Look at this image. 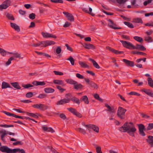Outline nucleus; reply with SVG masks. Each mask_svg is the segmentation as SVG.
Wrapping results in <instances>:
<instances>
[{"label": "nucleus", "mask_w": 153, "mask_h": 153, "mask_svg": "<svg viewBox=\"0 0 153 153\" xmlns=\"http://www.w3.org/2000/svg\"><path fill=\"white\" fill-rule=\"evenodd\" d=\"M119 130L123 132H127L128 133H129L130 132H135L137 131V129L132 122L128 123V122H126L123 124V126L120 128Z\"/></svg>", "instance_id": "nucleus-1"}, {"label": "nucleus", "mask_w": 153, "mask_h": 153, "mask_svg": "<svg viewBox=\"0 0 153 153\" xmlns=\"http://www.w3.org/2000/svg\"><path fill=\"white\" fill-rule=\"evenodd\" d=\"M0 151L3 152L7 153H26L25 150L20 148H16L11 149L6 146L0 147Z\"/></svg>", "instance_id": "nucleus-2"}, {"label": "nucleus", "mask_w": 153, "mask_h": 153, "mask_svg": "<svg viewBox=\"0 0 153 153\" xmlns=\"http://www.w3.org/2000/svg\"><path fill=\"white\" fill-rule=\"evenodd\" d=\"M137 126H138L139 133L142 136H144L146 135L144 131H149L153 129V123H149L146 128L142 124H137Z\"/></svg>", "instance_id": "nucleus-3"}, {"label": "nucleus", "mask_w": 153, "mask_h": 153, "mask_svg": "<svg viewBox=\"0 0 153 153\" xmlns=\"http://www.w3.org/2000/svg\"><path fill=\"white\" fill-rule=\"evenodd\" d=\"M126 111V109L122 107H119L117 110V115L120 119H125L126 118L125 113Z\"/></svg>", "instance_id": "nucleus-4"}, {"label": "nucleus", "mask_w": 153, "mask_h": 153, "mask_svg": "<svg viewBox=\"0 0 153 153\" xmlns=\"http://www.w3.org/2000/svg\"><path fill=\"white\" fill-rule=\"evenodd\" d=\"M120 41L124 48L130 50L133 49L134 45L130 42L123 40H120Z\"/></svg>", "instance_id": "nucleus-5"}, {"label": "nucleus", "mask_w": 153, "mask_h": 153, "mask_svg": "<svg viewBox=\"0 0 153 153\" xmlns=\"http://www.w3.org/2000/svg\"><path fill=\"white\" fill-rule=\"evenodd\" d=\"M10 0H7L4 1L3 4L0 5V10H2L3 9H6L9 7L10 4Z\"/></svg>", "instance_id": "nucleus-6"}, {"label": "nucleus", "mask_w": 153, "mask_h": 153, "mask_svg": "<svg viewBox=\"0 0 153 153\" xmlns=\"http://www.w3.org/2000/svg\"><path fill=\"white\" fill-rule=\"evenodd\" d=\"M86 127L87 128H91L93 129L94 131L97 133L99 132V127L94 125L93 124H88L86 126Z\"/></svg>", "instance_id": "nucleus-7"}, {"label": "nucleus", "mask_w": 153, "mask_h": 153, "mask_svg": "<svg viewBox=\"0 0 153 153\" xmlns=\"http://www.w3.org/2000/svg\"><path fill=\"white\" fill-rule=\"evenodd\" d=\"M42 36L44 38H45L49 37L53 38L54 39H56L57 38V37L55 35L48 33H44L42 32Z\"/></svg>", "instance_id": "nucleus-8"}, {"label": "nucleus", "mask_w": 153, "mask_h": 153, "mask_svg": "<svg viewBox=\"0 0 153 153\" xmlns=\"http://www.w3.org/2000/svg\"><path fill=\"white\" fill-rule=\"evenodd\" d=\"M70 102V98H64L61 100L60 101H58L56 102V104L58 105H63L64 104L69 103Z\"/></svg>", "instance_id": "nucleus-9"}, {"label": "nucleus", "mask_w": 153, "mask_h": 153, "mask_svg": "<svg viewBox=\"0 0 153 153\" xmlns=\"http://www.w3.org/2000/svg\"><path fill=\"white\" fill-rule=\"evenodd\" d=\"M133 49H137L139 51H145L146 48L142 45L137 44L135 46H134Z\"/></svg>", "instance_id": "nucleus-10"}, {"label": "nucleus", "mask_w": 153, "mask_h": 153, "mask_svg": "<svg viewBox=\"0 0 153 153\" xmlns=\"http://www.w3.org/2000/svg\"><path fill=\"white\" fill-rule=\"evenodd\" d=\"M108 21L109 22L108 24L109 26L111 28L114 29H121L122 28L121 27H114V26H116L115 24L113 22L112 20L110 19H109L108 20Z\"/></svg>", "instance_id": "nucleus-11"}, {"label": "nucleus", "mask_w": 153, "mask_h": 153, "mask_svg": "<svg viewBox=\"0 0 153 153\" xmlns=\"http://www.w3.org/2000/svg\"><path fill=\"white\" fill-rule=\"evenodd\" d=\"M44 45L41 46L42 47H45L47 46L51 45H53L55 44L56 42L53 41L47 40L46 41H44Z\"/></svg>", "instance_id": "nucleus-12"}, {"label": "nucleus", "mask_w": 153, "mask_h": 153, "mask_svg": "<svg viewBox=\"0 0 153 153\" xmlns=\"http://www.w3.org/2000/svg\"><path fill=\"white\" fill-rule=\"evenodd\" d=\"M83 47L86 49H91L92 50L94 49L95 48V46L92 44L90 43H84L82 45Z\"/></svg>", "instance_id": "nucleus-13"}, {"label": "nucleus", "mask_w": 153, "mask_h": 153, "mask_svg": "<svg viewBox=\"0 0 153 153\" xmlns=\"http://www.w3.org/2000/svg\"><path fill=\"white\" fill-rule=\"evenodd\" d=\"M123 61L126 64L127 66L133 67L134 66V62L133 61L128 60L125 59H123Z\"/></svg>", "instance_id": "nucleus-14"}, {"label": "nucleus", "mask_w": 153, "mask_h": 153, "mask_svg": "<svg viewBox=\"0 0 153 153\" xmlns=\"http://www.w3.org/2000/svg\"><path fill=\"white\" fill-rule=\"evenodd\" d=\"M142 91L144 92L145 93L149 96L153 97V92L151 91L150 90L146 88H143L142 90Z\"/></svg>", "instance_id": "nucleus-15"}, {"label": "nucleus", "mask_w": 153, "mask_h": 153, "mask_svg": "<svg viewBox=\"0 0 153 153\" xmlns=\"http://www.w3.org/2000/svg\"><path fill=\"white\" fill-rule=\"evenodd\" d=\"M146 141L150 145L151 147H153V136L149 135L148 137V139L146 140Z\"/></svg>", "instance_id": "nucleus-16"}, {"label": "nucleus", "mask_w": 153, "mask_h": 153, "mask_svg": "<svg viewBox=\"0 0 153 153\" xmlns=\"http://www.w3.org/2000/svg\"><path fill=\"white\" fill-rule=\"evenodd\" d=\"M11 27L14 29L15 30L19 32L20 31V29L19 27L16 24L11 22L10 23Z\"/></svg>", "instance_id": "nucleus-17"}, {"label": "nucleus", "mask_w": 153, "mask_h": 153, "mask_svg": "<svg viewBox=\"0 0 153 153\" xmlns=\"http://www.w3.org/2000/svg\"><path fill=\"white\" fill-rule=\"evenodd\" d=\"M108 50L112 53L116 54H122L124 53L123 51H119L110 47H108Z\"/></svg>", "instance_id": "nucleus-18"}, {"label": "nucleus", "mask_w": 153, "mask_h": 153, "mask_svg": "<svg viewBox=\"0 0 153 153\" xmlns=\"http://www.w3.org/2000/svg\"><path fill=\"white\" fill-rule=\"evenodd\" d=\"M32 84L35 85H41L43 86L45 85L46 84L44 81H33L32 82Z\"/></svg>", "instance_id": "nucleus-19"}, {"label": "nucleus", "mask_w": 153, "mask_h": 153, "mask_svg": "<svg viewBox=\"0 0 153 153\" xmlns=\"http://www.w3.org/2000/svg\"><path fill=\"white\" fill-rule=\"evenodd\" d=\"M80 101H84L85 103L86 104H88L89 103L88 98L86 95L82 96L80 99Z\"/></svg>", "instance_id": "nucleus-20"}, {"label": "nucleus", "mask_w": 153, "mask_h": 153, "mask_svg": "<svg viewBox=\"0 0 153 153\" xmlns=\"http://www.w3.org/2000/svg\"><path fill=\"white\" fill-rule=\"evenodd\" d=\"M42 129L44 131L50 132L51 133H53L55 132V131L51 128H48L47 126H43L42 127Z\"/></svg>", "instance_id": "nucleus-21"}, {"label": "nucleus", "mask_w": 153, "mask_h": 153, "mask_svg": "<svg viewBox=\"0 0 153 153\" xmlns=\"http://www.w3.org/2000/svg\"><path fill=\"white\" fill-rule=\"evenodd\" d=\"M105 106L107 107L108 108V109L106 110V111L112 113H114V112L115 110L113 107H111L107 103H105Z\"/></svg>", "instance_id": "nucleus-22"}, {"label": "nucleus", "mask_w": 153, "mask_h": 153, "mask_svg": "<svg viewBox=\"0 0 153 153\" xmlns=\"http://www.w3.org/2000/svg\"><path fill=\"white\" fill-rule=\"evenodd\" d=\"M70 99V100H71L74 103H76L78 105H79L80 103V100H79L78 98L74 97H71Z\"/></svg>", "instance_id": "nucleus-23"}, {"label": "nucleus", "mask_w": 153, "mask_h": 153, "mask_svg": "<svg viewBox=\"0 0 153 153\" xmlns=\"http://www.w3.org/2000/svg\"><path fill=\"white\" fill-rule=\"evenodd\" d=\"M53 82L55 84L62 85L63 86L65 85L63 81L61 80L54 79L53 81Z\"/></svg>", "instance_id": "nucleus-24"}, {"label": "nucleus", "mask_w": 153, "mask_h": 153, "mask_svg": "<svg viewBox=\"0 0 153 153\" xmlns=\"http://www.w3.org/2000/svg\"><path fill=\"white\" fill-rule=\"evenodd\" d=\"M44 91L46 93H50L54 92L55 90L51 88H46L44 89Z\"/></svg>", "instance_id": "nucleus-25"}, {"label": "nucleus", "mask_w": 153, "mask_h": 153, "mask_svg": "<svg viewBox=\"0 0 153 153\" xmlns=\"http://www.w3.org/2000/svg\"><path fill=\"white\" fill-rule=\"evenodd\" d=\"M89 60L92 62V63L94 66L97 69H99L100 68V66H99L98 63L95 61L94 59L89 58Z\"/></svg>", "instance_id": "nucleus-26"}, {"label": "nucleus", "mask_w": 153, "mask_h": 153, "mask_svg": "<svg viewBox=\"0 0 153 153\" xmlns=\"http://www.w3.org/2000/svg\"><path fill=\"white\" fill-rule=\"evenodd\" d=\"M1 88L2 89H5L7 88H12L8 83L4 82H2Z\"/></svg>", "instance_id": "nucleus-27"}, {"label": "nucleus", "mask_w": 153, "mask_h": 153, "mask_svg": "<svg viewBox=\"0 0 153 153\" xmlns=\"http://www.w3.org/2000/svg\"><path fill=\"white\" fill-rule=\"evenodd\" d=\"M83 87L84 86L81 84H78L77 83L76 84H74V88L76 90L82 89Z\"/></svg>", "instance_id": "nucleus-28"}, {"label": "nucleus", "mask_w": 153, "mask_h": 153, "mask_svg": "<svg viewBox=\"0 0 153 153\" xmlns=\"http://www.w3.org/2000/svg\"><path fill=\"white\" fill-rule=\"evenodd\" d=\"M65 81L68 83L70 84H73L74 85V84L77 83V82L74 81L71 79H66Z\"/></svg>", "instance_id": "nucleus-29"}, {"label": "nucleus", "mask_w": 153, "mask_h": 153, "mask_svg": "<svg viewBox=\"0 0 153 153\" xmlns=\"http://www.w3.org/2000/svg\"><path fill=\"white\" fill-rule=\"evenodd\" d=\"M35 52L37 53V54L40 55H43L44 56H45L46 57H51V56L50 55H49L48 54L45 53L44 52H39L36 51H35Z\"/></svg>", "instance_id": "nucleus-30"}, {"label": "nucleus", "mask_w": 153, "mask_h": 153, "mask_svg": "<svg viewBox=\"0 0 153 153\" xmlns=\"http://www.w3.org/2000/svg\"><path fill=\"white\" fill-rule=\"evenodd\" d=\"M11 84L15 88L17 89H20L21 88L20 86L19 85L18 82H17L11 83Z\"/></svg>", "instance_id": "nucleus-31"}, {"label": "nucleus", "mask_w": 153, "mask_h": 153, "mask_svg": "<svg viewBox=\"0 0 153 153\" xmlns=\"http://www.w3.org/2000/svg\"><path fill=\"white\" fill-rule=\"evenodd\" d=\"M131 53L134 54H136L140 55L146 56L147 55L145 53L140 51H132L131 52Z\"/></svg>", "instance_id": "nucleus-32"}, {"label": "nucleus", "mask_w": 153, "mask_h": 153, "mask_svg": "<svg viewBox=\"0 0 153 153\" xmlns=\"http://www.w3.org/2000/svg\"><path fill=\"white\" fill-rule=\"evenodd\" d=\"M79 65L81 66V67L82 68H89V67L88 65L85 63L84 62L81 61L79 62Z\"/></svg>", "instance_id": "nucleus-33"}, {"label": "nucleus", "mask_w": 153, "mask_h": 153, "mask_svg": "<svg viewBox=\"0 0 153 153\" xmlns=\"http://www.w3.org/2000/svg\"><path fill=\"white\" fill-rule=\"evenodd\" d=\"M26 113L27 115L29 116L33 117L35 118H38V117L37 115L33 113H31L28 112H25Z\"/></svg>", "instance_id": "nucleus-34"}, {"label": "nucleus", "mask_w": 153, "mask_h": 153, "mask_svg": "<svg viewBox=\"0 0 153 153\" xmlns=\"http://www.w3.org/2000/svg\"><path fill=\"white\" fill-rule=\"evenodd\" d=\"M148 84L151 87L153 88V80L151 77H149L147 79Z\"/></svg>", "instance_id": "nucleus-35"}, {"label": "nucleus", "mask_w": 153, "mask_h": 153, "mask_svg": "<svg viewBox=\"0 0 153 153\" xmlns=\"http://www.w3.org/2000/svg\"><path fill=\"white\" fill-rule=\"evenodd\" d=\"M9 52L6 51L3 48H0V53L3 56H5L7 53H9Z\"/></svg>", "instance_id": "nucleus-36"}, {"label": "nucleus", "mask_w": 153, "mask_h": 153, "mask_svg": "<svg viewBox=\"0 0 153 153\" xmlns=\"http://www.w3.org/2000/svg\"><path fill=\"white\" fill-rule=\"evenodd\" d=\"M40 109L42 111H45L48 108V106L47 105H45L44 104H40Z\"/></svg>", "instance_id": "nucleus-37"}, {"label": "nucleus", "mask_w": 153, "mask_h": 153, "mask_svg": "<svg viewBox=\"0 0 153 153\" xmlns=\"http://www.w3.org/2000/svg\"><path fill=\"white\" fill-rule=\"evenodd\" d=\"M89 85L91 87L97 89L98 88V85L92 81H90V83Z\"/></svg>", "instance_id": "nucleus-38"}, {"label": "nucleus", "mask_w": 153, "mask_h": 153, "mask_svg": "<svg viewBox=\"0 0 153 153\" xmlns=\"http://www.w3.org/2000/svg\"><path fill=\"white\" fill-rule=\"evenodd\" d=\"M133 39L136 41L140 43H142L143 41V38L141 37L138 36H134Z\"/></svg>", "instance_id": "nucleus-39"}, {"label": "nucleus", "mask_w": 153, "mask_h": 153, "mask_svg": "<svg viewBox=\"0 0 153 153\" xmlns=\"http://www.w3.org/2000/svg\"><path fill=\"white\" fill-rule=\"evenodd\" d=\"M56 114L58 115L63 120H65L67 119V117L64 114H59V113H56Z\"/></svg>", "instance_id": "nucleus-40"}, {"label": "nucleus", "mask_w": 153, "mask_h": 153, "mask_svg": "<svg viewBox=\"0 0 153 153\" xmlns=\"http://www.w3.org/2000/svg\"><path fill=\"white\" fill-rule=\"evenodd\" d=\"M68 19L71 22H73L74 20V16L71 13H69L67 16Z\"/></svg>", "instance_id": "nucleus-41"}, {"label": "nucleus", "mask_w": 153, "mask_h": 153, "mask_svg": "<svg viewBox=\"0 0 153 153\" xmlns=\"http://www.w3.org/2000/svg\"><path fill=\"white\" fill-rule=\"evenodd\" d=\"M124 23L129 28H133L134 27L133 25L130 22H124Z\"/></svg>", "instance_id": "nucleus-42"}, {"label": "nucleus", "mask_w": 153, "mask_h": 153, "mask_svg": "<svg viewBox=\"0 0 153 153\" xmlns=\"http://www.w3.org/2000/svg\"><path fill=\"white\" fill-rule=\"evenodd\" d=\"M44 42V41H41L40 42H39L37 43H36V44H34L32 45V46L33 47H37L38 46H39L41 45H44V43H43Z\"/></svg>", "instance_id": "nucleus-43"}, {"label": "nucleus", "mask_w": 153, "mask_h": 153, "mask_svg": "<svg viewBox=\"0 0 153 153\" xmlns=\"http://www.w3.org/2000/svg\"><path fill=\"white\" fill-rule=\"evenodd\" d=\"M67 59L70 62L71 64L72 65H74L75 60L72 56H70L69 58H68Z\"/></svg>", "instance_id": "nucleus-44"}, {"label": "nucleus", "mask_w": 153, "mask_h": 153, "mask_svg": "<svg viewBox=\"0 0 153 153\" xmlns=\"http://www.w3.org/2000/svg\"><path fill=\"white\" fill-rule=\"evenodd\" d=\"M6 16L9 20H14L15 19L13 16L12 14L10 13H7L6 15Z\"/></svg>", "instance_id": "nucleus-45"}, {"label": "nucleus", "mask_w": 153, "mask_h": 153, "mask_svg": "<svg viewBox=\"0 0 153 153\" xmlns=\"http://www.w3.org/2000/svg\"><path fill=\"white\" fill-rule=\"evenodd\" d=\"M133 22L136 23H143V21L140 18L135 19L133 20Z\"/></svg>", "instance_id": "nucleus-46"}, {"label": "nucleus", "mask_w": 153, "mask_h": 153, "mask_svg": "<svg viewBox=\"0 0 153 153\" xmlns=\"http://www.w3.org/2000/svg\"><path fill=\"white\" fill-rule=\"evenodd\" d=\"M9 53L10 54H12L14 55V57L16 58H21V55L20 54L18 53H14L13 52H9Z\"/></svg>", "instance_id": "nucleus-47"}, {"label": "nucleus", "mask_w": 153, "mask_h": 153, "mask_svg": "<svg viewBox=\"0 0 153 153\" xmlns=\"http://www.w3.org/2000/svg\"><path fill=\"white\" fill-rule=\"evenodd\" d=\"M0 134H1V138L2 140H3V138L7 134V132H6L5 131H0Z\"/></svg>", "instance_id": "nucleus-48"}, {"label": "nucleus", "mask_w": 153, "mask_h": 153, "mask_svg": "<svg viewBox=\"0 0 153 153\" xmlns=\"http://www.w3.org/2000/svg\"><path fill=\"white\" fill-rule=\"evenodd\" d=\"M68 110L74 115L77 111L76 109L72 108H67Z\"/></svg>", "instance_id": "nucleus-49"}, {"label": "nucleus", "mask_w": 153, "mask_h": 153, "mask_svg": "<svg viewBox=\"0 0 153 153\" xmlns=\"http://www.w3.org/2000/svg\"><path fill=\"white\" fill-rule=\"evenodd\" d=\"M50 1L55 3H63L64 1L63 0H50Z\"/></svg>", "instance_id": "nucleus-50"}, {"label": "nucleus", "mask_w": 153, "mask_h": 153, "mask_svg": "<svg viewBox=\"0 0 153 153\" xmlns=\"http://www.w3.org/2000/svg\"><path fill=\"white\" fill-rule=\"evenodd\" d=\"M94 97L100 101L102 102L103 101V100L100 97L99 95L97 94H95L94 96Z\"/></svg>", "instance_id": "nucleus-51"}, {"label": "nucleus", "mask_w": 153, "mask_h": 153, "mask_svg": "<svg viewBox=\"0 0 153 153\" xmlns=\"http://www.w3.org/2000/svg\"><path fill=\"white\" fill-rule=\"evenodd\" d=\"M22 86L25 88L27 89L33 87V86L31 84H28L26 85H22Z\"/></svg>", "instance_id": "nucleus-52"}, {"label": "nucleus", "mask_w": 153, "mask_h": 153, "mask_svg": "<svg viewBox=\"0 0 153 153\" xmlns=\"http://www.w3.org/2000/svg\"><path fill=\"white\" fill-rule=\"evenodd\" d=\"M47 96V95L45 94H41L37 97L42 99L46 97Z\"/></svg>", "instance_id": "nucleus-53"}, {"label": "nucleus", "mask_w": 153, "mask_h": 153, "mask_svg": "<svg viewBox=\"0 0 153 153\" xmlns=\"http://www.w3.org/2000/svg\"><path fill=\"white\" fill-rule=\"evenodd\" d=\"M77 130L79 131V132L83 134H85L86 133L85 130L81 128H77Z\"/></svg>", "instance_id": "nucleus-54"}, {"label": "nucleus", "mask_w": 153, "mask_h": 153, "mask_svg": "<svg viewBox=\"0 0 153 153\" xmlns=\"http://www.w3.org/2000/svg\"><path fill=\"white\" fill-rule=\"evenodd\" d=\"M56 87L60 91L61 93L63 92L66 89L62 88L61 86L59 85H57Z\"/></svg>", "instance_id": "nucleus-55"}, {"label": "nucleus", "mask_w": 153, "mask_h": 153, "mask_svg": "<svg viewBox=\"0 0 153 153\" xmlns=\"http://www.w3.org/2000/svg\"><path fill=\"white\" fill-rule=\"evenodd\" d=\"M14 58L13 57H11L10 58L8 59L7 61L6 62V65H10L11 63V61L14 60Z\"/></svg>", "instance_id": "nucleus-56"}, {"label": "nucleus", "mask_w": 153, "mask_h": 153, "mask_svg": "<svg viewBox=\"0 0 153 153\" xmlns=\"http://www.w3.org/2000/svg\"><path fill=\"white\" fill-rule=\"evenodd\" d=\"M128 94L130 95H137L138 96L140 95V94L135 91H131Z\"/></svg>", "instance_id": "nucleus-57"}, {"label": "nucleus", "mask_w": 153, "mask_h": 153, "mask_svg": "<svg viewBox=\"0 0 153 153\" xmlns=\"http://www.w3.org/2000/svg\"><path fill=\"white\" fill-rule=\"evenodd\" d=\"M25 96L27 98L31 97L33 96V93L31 92H28L26 94Z\"/></svg>", "instance_id": "nucleus-58"}, {"label": "nucleus", "mask_w": 153, "mask_h": 153, "mask_svg": "<svg viewBox=\"0 0 153 153\" xmlns=\"http://www.w3.org/2000/svg\"><path fill=\"white\" fill-rule=\"evenodd\" d=\"M2 112L5 114L7 115V116H12L13 117L14 116V114L11 113H10L9 112L5 111H3Z\"/></svg>", "instance_id": "nucleus-59"}, {"label": "nucleus", "mask_w": 153, "mask_h": 153, "mask_svg": "<svg viewBox=\"0 0 153 153\" xmlns=\"http://www.w3.org/2000/svg\"><path fill=\"white\" fill-rule=\"evenodd\" d=\"M145 40L148 42H152V38L150 36H148L145 39Z\"/></svg>", "instance_id": "nucleus-60"}, {"label": "nucleus", "mask_w": 153, "mask_h": 153, "mask_svg": "<svg viewBox=\"0 0 153 153\" xmlns=\"http://www.w3.org/2000/svg\"><path fill=\"white\" fill-rule=\"evenodd\" d=\"M36 15L34 13H31L29 15V18L30 19L33 20L35 18Z\"/></svg>", "instance_id": "nucleus-61"}, {"label": "nucleus", "mask_w": 153, "mask_h": 153, "mask_svg": "<svg viewBox=\"0 0 153 153\" xmlns=\"http://www.w3.org/2000/svg\"><path fill=\"white\" fill-rule=\"evenodd\" d=\"M62 50L60 46H58L56 50V53L58 54L60 53L61 52Z\"/></svg>", "instance_id": "nucleus-62"}, {"label": "nucleus", "mask_w": 153, "mask_h": 153, "mask_svg": "<svg viewBox=\"0 0 153 153\" xmlns=\"http://www.w3.org/2000/svg\"><path fill=\"white\" fill-rule=\"evenodd\" d=\"M53 72L56 75H63V73L62 72L58 71H54Z\"/></svg>", "instance_id": "nucleus-63"}, {"label": "nucleus", "mask_w": 153, "mask_h": 153, "mask_svg": "<svg viewBox=\"0 0 153 153\" xmlns=\"http://www.w3.org/2000/svg\"><path fill=\"white\" fill-rule=\"evenodd\" d=\"M96 152L97 153H102L101 150V147L100 146H98L96 148Z\"/></svg>", "instance_id": "nucleus-64"}]
</instances>
